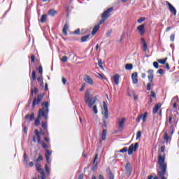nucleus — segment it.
<instances>
[{"mask_svg": "<svg viewBox=\"0 0 179 179\" xmlns=\"http://www.w3.org/2000/svg\"><path fill=\"white\" fill-rule=\"evenodd\" d=\"M131 80L134 85H138V73L134 72L131 74Z\"/></svg>", "mask_w": 179, "mask_h": 179, "instance_id": "obj_11", "label": "nucleus"}, {"mask_svg": "<svg viewBox=\"0 0 179 179\" xmlns=\"http://www.w3.org/2000/svg\"><path fill=\"white\" fill-rule=\"evenodd\" d=\"M172 120H173L174 121H177V117H173V115H171L169 117V122H170V124H171Z\"/></svg>", "mask_w": 179, "mask_h": 179, "instance_id": "obj_34", "label": "nucleus"}, {"mask_svg": "<svg viewBox=\"0 0 179 179\" xmlns=\"http://www.w3.org/2000/svg\"><path fill=\"white\" fill-rule=\"evenodd\" d=\"M48 15L49 16H55V15H57V10H50L48 13Z\"/></svg>", "mask_w": 179, "mask_h": 179, "instance_id": "obj_25", "label": "nucleus"}, {"mask_svg": "<svg viewBox=\"0 0 179 179\" xmlns=\"http://www.w3.org/2000/svg\"><path fill=\"white\" fill-rule=\"evenodd\" d=\"M41 101V99H40V96H38V101L37 99H34L32 103V107H36L38 103Z\"/></svg>", "mask_w": 179, "mask_h": 179, "instance_id": "obj_18", "label": "nucleus"}, {"mask_svg": "<svg viewBox=\"0 0 179 179\" xmlns=\"http://www.w3.org/2000/svg\"><path fill=\"white\" fill-rule=\"evenodd\" d=\"M47 20V15H43L41 18V22L44 23Z\"/></svg>", "mask_w": 179, "mask_h": 179, "instance_id": "obj_29", "label": "nucleus"}, {"mask_svg": "<svg viewBox=\"0 0 179 179\" xmlns=\"http://www.w3.org/2000/svg\"><path fill=\"white\" fill-rule=\"evenodd\" d=\"M24 162H26V163H27V162H29V158L27 157V155H26V154L24 155Z\"/></svg>", "mask_w": 179, "mask_h": 179, "instance_id": "obj_45", "label": "nucleus"}, {"mask_svg": "<svg viewBox=\"0 0 179 179\" xmlns=\"http://www.w3.org/2000/svg\"><path fill=\"white\" fill-rule=\"evenodd\" d=\"M68 29H69V25H68V24H65L62 29V33L64 36H68V32H66Z\"/></svg>", "mask_w": 179, "mask_h": 179, "instance_id": "obj_16", "label": "nucleus"}, {"mask_svg": "<svg viewBox=\"0 0 179 179\" xmlns=\"http://www.w3.org/2000/svg\"><path fill=\"white\" fill-rule=\"evenodd\" d=\"M42 127L43 128V129H47V123L43 122Z\"/></svg>", "mask_w": 179, "mask_h": 179, "instance_id": "obj_51", "label": "nucleus"}, {"mask_svg": "<svg viewBox=\"0 0 179 179\" xmlns=\"http://www.w3.org/2000/svg\"><path fill=\"white\" fill-rule=\"evenodd\" d=\"M142 44H143V48L144 51H146L148 50V45L146 44V41L144 38L141 39Z\"/></svg>", "mask_w": 179, "mask_h": 179, "instance_id": "obj_23", "label": "nucleus"}, {"mask_svg": "<svg viewBox=\"0 0 179 179\" xmlns=\"http://www.w3.org/2000/svg\"><path fill=\"white\" fill-rule=\"evenodd\" d=\"M166 62H167V57H166L164 59H157V62H159V64H162V65H164Z\"/></svg>", "mask_w": 179, "mask_h": 179, "instance_id": "obj_24", "label": "nucleus"}, {"mask_svg": "<svg viewBox=\"0 0 179 179\" xmlns=\"http://www.w3.org/2000/svg\"><path fill=\"white\" fill-rule=\"evenodd\" d=\"M68 61V57L66 56H63L62 58L61 59L62 62H66Z\"/></svg>", "mask_w": 179, "mask_h": 179, "instance_id": "obj_35", "label": "nucleus"}, {"mask_svg": "<svg viewBox=\"0 0 179 179\" xmlns=\"http://www.w3.org/2000/svg\"><path fill=\"white\" fill-rule=\"evenodd\" d=\"M62 81L63 85H66V79H65L64 77L62 78Z\"/></svg>", "mask_w": 179, "mask_h": 179, "instance_id": "obj_53", "label": "nucleus"}, {"mask_svg": "<svg viewBox=\"0 0 179 179\" xmlns=\"http://www.w3.org/2000/svg\"><path fill=\"white\" fill-rule=\"evenodd\" d=\"M142 22H145V17H141V18H139L138 20V23H142Z\"/></svg>", "mask_w": 179, "mask_h": 179, "instance_id": "obj_39", "label": "nucleus"}, {"mask_svg": "<svg viewBox=\"0 0 179 179\" xmlns=\"http://www.w3.org/2000/svg\"><path fill=\"white\" fill-rule=\"evenodd\" d=\"M132 68H134V66L131 64H127L125 65V69L127 71H131V69H132Z\"/></svg>", "mask_w": 179, "mask_h": 179, "instance_id": "obj_26", "label": "nucleus"}, {"mask_svg": "<svg viewBox=\"0 0 179 179\" xmlns=\"http://www.w3.org/2000/svg\"><path fill=\"white\" fill-rule=\"evenodd\" d=\"M43 160V157L40 155L37 159L34 160V162H41Z\"/></svg>", "mask_w": 179, "mask_h": 179, "instance_id": "obj_44", "label": "nucleus"}, {"mask_svg": "<svg viewBox=\"0 0 179 179\" xmlns=\"http://www.w3.org/2000/svg\"><path fill=\"white\" fill-rule=\"evenodd\" d=\"M32 79L33 80H36V71H32Z\"/></svg>", "mask_w": 179, "mask_h": 179, "instance_id": "obj_48", "label": "nucleus"}, {"mask_svg": "<svg viewBox=\"0 0 179 179\" xmlns=\"http://www.w3.org/2000/svg\"><path fill=\"white\" fill-rule=\"evenodd\" d=\"M108 179H114V175L111 173H108Z\"/></svg>", "mask_w": 179, "mask_h": 179, "instance_id": "obj_42", "label": "nucleus"}, {"mask_svg": "<svg viewBox=\"0 0 179 179\" xmlns=\"http://www.w3.org/2000/svg\"><path fill=\"white\" fill-rule=\"evenodd\" d=\"M179 99L178 96H175L173 99H172V103H177V101H178Z\"/></svg>", "mask_w": 179, "mask_h": 179, "instance_id": "obj_41", "label": "nucleus"}, {"mask_svg": "<svg viewBox=\"0 0 179 179\" xmlns=\"http://www.w3.org/2000/svg\"><path fill=\"white\" fill-rule=\"evenodd\" d=\"M80 29H76L75 31H74V34H79V33H80Z\"/></svg>", "mask_w": 179, "mask_h": 179, "instance_id": "obj_61", "label": "nucleus"}, {"mask_svg": "<svg viewBox=\"0 0 179 179\" xmlns=\"http://www.w3.org/2000/svg\"><path fill=\"white\" fill-rule=\"evenodd\" d=\"M111 33H113V31L111 30L108 31L106 34V37H110V36H111Z\"/></svg>", "mask_w": 179, "mask_h": 179, "instance_id": "obj_43", "label": "nucleus"}, {"mask_svg": "<svg viewBox=\"0 0 179 179\" xmlns=\"http://www.w3.org/2000/svg\"><path fill=\"white\" fill-rule=\"evenodd\" d=\"M89 37H90V35H86L85 36H83L81 38V42L85 43V41H87V40H89Z\"/></svg>", "mask_w": 179, "mask_h": 179, "instance_id": "obj_27", "label": "nucleus"}, {"mask_svg": "<svg viewBox=\"0 0 179 179\" xmlns=\"http://www.w3.org/2000/svg\"><path fill=\"white\" fill-rule=\"evenodd\" d=\"M137 30L138 31V33L140 36H144L145 33H146V30L145 29V25L141 24L137 27Z\"/></svg>", "mask_w": 179, "mask_h": 179, "instance_id": "obj_10", "label": "nucleus"}, {"mask_svg": "<svg viewBox=\"0 0 179 179\" xmlns=\"http://www.w3.org/2000/svg\"><path fill=\"white\" fill-rule=\"evenodd\" d=\"M158 164L161 171H158V176L161 179H167L166 176V170H167V164L166 163V155L160 154L158 157Z\"/></svg>", "mask_w": 179, "mask_h": 179, "instance_id": "obj_2", "label": "nucleus"}, {"mask_svg": "<svg viewBox=\"0 0 179 179\" xmlns=\"http://www.w3.org/2000/svg\"><path fill=\"white\" fill-rule=\"evenodd\" d=\"M85 87H86V84L85 83H84L82 85L81 88L80 89V92H83V90H85Z\"/></svg>", "mask_w": 179, "mask_h": 179, "instance_id": "obj_46", "label": "nucleus"}, {"mask_svg": "<svg viewBox=\"0 0 179 179\" xmlns=\"http://www.w3.org/2000/svg\"><path fill=\"white\" fill-rule=\"evenodd\" d=\"M164 65L167 71H170V66L169 65V63H165Z\"/></svg>", "mask_w": 179, "mask_h": 179, "instance_id": "obj_50", "label": "nucleus"}, {"mask_svg": "<svg viewBox=\"0 0 179 179\" xmlns=\"http://www.w3.org/2000/svg\"><path fill=\"white\" fill-rule=\"evenodd\" d=\"M38 71H39V73H41V74L43 73V67L39 66Z\"/></svg>", "mask_w": 179, "mask_h": 179, "instance_id": "obj_58", "label": "nucleus"}, {"mask_svg": "<svg viewBox=\"0 0 179 179\" xmlns=\"http://www.w3.org/2000/svg\"><path fill=\"white\" fill-rule=\"evenodd\" d=\"M136 149H138V143H136L135 144H131L127 150L128 155L131 156V155H132L134 152H136Z\"/></svg>", "mask_w": 179, "mask_h": 179, "instance_id": "obj_5", "label": "nucleus"}, {"mask_svg": "<svg viewBox=\"0 0 179 179\" xmlns=\"http://www.w3.org/2000/svg\"><path fill=\"white\" fill-rule=\"evenodd\" d=\"M125 170L127 174H131V164L127 163L125 166Z\"/></svg>", "mask_w": 179, "mask_h": 179, "instance_id": "obj_19", "label": "nucleus"}, {"mask_svg": "<svg viewBox=\"0 0 179 179\" xmlns=\"http://www.w3.org/2000/svg\"><path fill=\"white\" fill-rule=\"evenodd\" d=\"M148 78L149 82L153 83V78L155 77V76L153 75V70H149L148 71Z\"/></svg>", "mask_w": 179, "mask_h": 179, "instance_id": "obj_14", "label": "nucleus"}, {"mask_svg": "<svg viewBox=\"0 0 179 179\" xmlns=\"http://www.w3.org/2000/svg\"><path fill=\"white\" fill-rule=\"evenodd\" d=\"M127 150H128V148L127 147H124L122 150H120L119 152L120 153H125Z\"/></svg>", "mask_w": 179, "mask_h": 179, "instance_id": "obj_33", "label": "nucleus"}, {"mask_svg": "<svg viewBox=\"0 0 179 179\" xmlns=\"http://www.w3.org/2000/svg\"><path fill=\"white\" fill-rule=\"evenodd\" d=\"M29 120L30 121H33L34 120V115H31V116H29Z\"/></svg>", "mask_w": 179, "mask_h": 179, "instance_id": "obj_60", "label": "nucleus"}, {"mask_svg": "<svg viewBox=\"0 0 179 179\" xmlns=\"http://www.w3.org/2000/svg\"><path fill=\"white\" fill-rule=\"evenodd\" d=\"M143 122H145L148 118V113L145 112L144 114L140 115Z\"/></svg>", "mask_w": 179, "mask_h": 179, "instance_id": "obj_21", "label": "nucleus"}, {"mask_svg": "<svg viewBox=\"0 0 179 179\" xmlns=\"http://www.w3.org/2000/svg\"><path fill=\"white\" fill-rule=\"evenodd\" d=\"M151 97H156V93H155V91H151Z\"/></svg>", "mask_w": 179, "mask_h": 179, "instance_id": "obj_54", "label": "nucleus"}, {"mask_svg": "<svg viewBox=\"0 0 179 179\" xmlns=\"http://www.w3.org/2000/svg\"><path fill=\"white\" fill-rule=\"evenodd\" d=\"M42 148H43V149H47V148H48L47 144H45V143L43 142L42 143Z\"/></svg>", "mask_w": 179, "mask_h": 179, "instance_id": "obj_55", "label": "nucleus"}, {"mask_svg": "<svg viewBox=\"0 0 179 179\" xmlns=\"http://www.w3.org/2000/svg\"><path fill=\"white\" fill-rule=\"evenodd\" d=\"M97 159H98V155L97 154L95 155L94 159V166L92 168V170H96L97 169Z\"/></svg>", "mask_w": 179, "mask_h": 179, "instance_id": "obj_20", "label": "nucleus"}, {"mask_svg": "<svg viewBox=\"0 0 179 179\" xmlns=\"http://www.w3.org/2000/svg\"><path fill=\"white\" fill-rule=\"evenodd\" d=\"M160 107H162V103H157V105H155L152 110L153 114H156L157 111H159V108H160Z\"/></svg>", "mask_w": 179, "mask_h": 179, "instance_id": "obj_17", "label": "nucleus"}, {"mask_svg": "<svg viewBox=\"0 0 179 179\" xmlns=\"http://www.w3.org/2000/svg\"><path fill=\"white\" fill-rule=\"evenodd\" d=\"M111 12H113V8H108L107 10L104 11L101 15V19H108L110 17V13H111Z\"/></svg>", "mask_w": 179, "mask_h": 179, "instance_id": "obj_7", "label": "nucleus"}, {"mask_svg": "<svg viewBox=\"0 0 179 179\" xmlns=\"http://www.w3.org/2000/svg\"><path fill=\"white\" fill-rule=\"evenodd\" d=\"M45 170L47 174H50V168H48V166L45 165Z\"/></svg>", "mask_w": 179, "mask_h": 179, "instance_id": "obj_38", "label": "nucleus"}, {"mask_svg": "<svg viewBox=\"0 0 179 179\" xmlns=\"http://www.w3.org/2000/svg\"><path fill=\"white\" fill-rule=\"evenodd\" d=\"M38 82H39V83H43V78L41 77H39L38 78Z\"/></svg>", "mask_w": 179, "mask_h": 179, "instance_id": "obj_62", "label": "nucleus"}, {"mask_svg": "<svg viewBox=\"0 0 179 179\" xmlns=\"http://www.w3.org/2000/svg\"><path fill=\"white\" fill-rule=\"evenodd\" d=\"M113 80L115 85H120V75L115 74L113 76Z\"/></svg>", "mask_w": 179, "mask_h": 179, "instance_id": "obj_15", "label": "nucleus"}, {"mask_svg": "<svg viewBox=\"0 0 179 179\" xmlns=\"http://www.w3.org/2000/svg\"><path fill=\"white\" fill-rule=\"evenodd\" d=\"M36 170H38V169H41V165L40 164H36Z\"/></svg>", "mask_w": 179, "mask_h": 179, "instance_id": "obj_56", "label": "nucleus"}, {"mask_svg": "<svg viewBox=\"0 0 179 179\" xmlns=\"http://www.w3.org/2000/svg\"><path fill=\"white\" fill-rule=\"evenodd\" d=\"M103 118L104 120L108 119V109L107 108V104H106V102H103Z\"/></svg>", "mask_w": 179, "mask_h": 179, "instance_id": "obj_9", "label": "nucleus"}, {"mask_svg": "<svg viewBox=\"0 0 179 179\" xmlns=\"http://www.w3.org/2000/svg\"><path fill=\"white\" fill-rule=\"evenodd\" d=\"M166 3L169 6L170 12L173 13L174 16H176V15H177V10H176V8H174V6H173V5H171V3H170L169 1H166Z\"/></svg>", "mask_w": 179, "mask_h": 179, "instance_id": "obj_12", "label": "nucleus"}, {"mask_svg": "<svg viewBox=\"0 0 179 179\" xmlns=\"http://www.w3.org/2000/svg\"><path fill=\"white\" fill-rule=\"evenodd\" d=\"M84 80L86 83L90 85L91 86H93L94 85V81H93V79L87 75L84 76Z\"/></svg>", "mask_w": 179, "mask_h": 179, "instance_id": "obj_8", "label": "nucleus"}, {"mask_svg": "<svg viewBox=\"0 0 179 179\" xmlns=\"http://www.w3.org/2000/svg\"><path fill=\"white\" fill-rule=\"evenodd\" d=\"M99 29H100V25H96L92 32V36H94L96 33L99 31Z\"/></svg>", "mask_w": 179, "mask_h": 179, "instance_id": "obj_22", "label": "nucleus"}, {"mask_svg": "<svg viewBox=\"0 0 179 179\" xmlns=\"http://www.w3.org/2000/svg\"><path fill=\"white\" fill-rule=\"evenodd\" d=\"M34 136L33 137V142H37L39 144H41V135H44V132L43 130L41 129V132L38 131L37 129L34 130Z\"/></svg>", "mask_w": 179, "mask_h": 179, "instance_id": "obj_4", "label": "nucleus"}, {"mask_svg": "<svg viewBox=\"0 0 179 179\" xmlns=\"http://www.w3.org/2000/svg\"><path fill=\"white\" fill-rule=\"evenodd\" d=\"M106 19L102 18V20H101V22H99V24L100 26V24H103V23H104V22H106Z\"/></svg>", "mask_w": 179, "mask_h": 179, "instance_id": "obj_52", "label": "nucleus"}, {"mask_svg": "<svg viewBox=\"0 0 179 179\" xmlns=\"http://www.w3.org/2000/svg\"><path fill=\"white\" fill-rule=\"evenodd\" d=\"M43 108L39 110L38 117L35 120V124L36 125H40V120L41 117H43L45 120H48V116L47 114H48V106L50 104L48 102H46L45 103H42Z\"/></svg>", "mask_w": 179, "mask_h": 179, "instance_id": "obj_3", "label": "nucleus"}, {"mask_svg": "<svg viewBox=\"0 0 179 179\" xmlns=\"http://www.w3.org/2000/svg\"><path fill=\"white\" fill-rule=\"evenodd\" d=\"M152 83H151V82H150V83H148V84H147V90H150V87H152Z\"/></svg>", "mask_w": 179, "mask_h": 179, "instance_id": "obj_37", "label": "nucleus"}, {"mask_svg": "<svg viewBox=\"0 0 179 179\" xmlns=\"http://www.w3.org/2000/svg\"><path fill=\"white\" fill-rule=\"evenodd\" d=\"M141 77L143 78V79H145V78H146V73H141Z\"/></svg>", "mask_w": 179, "mask_h": 179, "instance_id": "obj_63", "label": "nucleus"}, {"mask_svg": "<svg viewBox=\"0 0 179 179\" xmlns=\"http://www.w3.org/2000/svg\"><path fill=\"white\" fill-rule=\"evenodd\" d=\"M98 65L101 68V69H104V68L103 67V62H101V59H99L98 61Z\"/></svg>", "mask_w": 179, "mask_h": 179, "instance_id": "obj_32", "label": "nucleus"}, {"mask_svg": "<svg viewBox=\"0 0 179 179\" xmlns=\"http://www.w3.org/2000/svg\"><path fill=\"white\" fill-rule=\"evenodd\" d=\"M157 73H159V75H163V73H164V71H163V69H159L157 71Z\"/></svg>", "mask_w": 179, "mask_h": 179, "instance_id": "obj_49", "label": "nucleus"}, {"mask_svg": "<svg viewBox=\"0 0 179 179\" xmlns=\"http://www.w3.org/2000/svg\"><path fill=\"white\" fill-rule=\"evenodd\" d=\"M37 171L41 174V176H44V174H45V173H44V169H38V170H37Z\"/></svg>", "mask_w": 179, "mask_h": 179, "instance_id": "obj_31", "label": "nucleus"}, {"mask_svg": "<svg viewBox=\"0 0 179 179\" xmlns=\"http://www.w3.org/2000/svg\"><path fill=\"white\" fill-rule=\"evenodd\" d=\"M141 134L142 133L140 131H138L136 134V139H139Z\"/></svg>", "mask_w": 179, "mask_h": 179, "instance_id": "obj_47", "label": "nucleus"}, {"mask_svg": "<svg viewBox=\"0 0 179 179\" xmlns=\"http://www.w3.org/2000/svg\"><path fill=\"white\" fill-rule=\"evenodd\" d=\"M164 139L166 141V143L167 142H169V139H170V137L169 136L167 132H165Z\"/></svg>", "mask_w": 179, "mask_h": 179, "instance_id": "obj_30", "label": "nucleus"}, {"mask_svg": "<svg viewBox=\"0 0 179 179\" xmlns=\"http://www.w3.org/2000/svg\"><path fill=\"white\" fill-rule=\"evenodd\" d=\"M153 66L155 68V69H159V63H157V62H154Z\"/></svg>", "mask_w": 179, "mask_h": 179, "instance_id": "obj_36", "label": "nucleus"}, {"mask_svg": "<svg viewBox=\"0 0 179 179\" xmlns=\"http://www.w3.org/2000/svg\"><path fill=\"white\" fill-rule=\"evenodd\" d=\"M34 59H35V57H34V55H32L31 56V62H34Z\"/></svg>", "mask_w": 179, "mask_h": 179, "instance_id": "obj_59", "label": "nucleus"}, {"mask_svg": "<svg viewBox=\"0 0 179 179\" xmlns=\"http://www.w3.org/2000/svg\"><path fill=\"white\" fill-rule=\"evenodd\" d=\"M165 150H166V147H164V145L161 147V152H162V153H164Z\"/></svg>", "mask_w": 179, "mask_h": 179, "instance_id": "obj_57", "label": "nucleus"}, {"mask_svg": "<svg viewBox=\"0 0 179 179\" xmlns=\"http://www.w3.org/2000/svg\"><path fill=\"white\" fill-rule=\"evenodd\" d=\"M84 101L91 110L93 111L94 114H98L99 110L97 109V105L96 102L97 101V96H92L90 95V90H87L84 96Z\"/></svg>", "mask_w": 179, "mask_h": 179, "instance_id": "obj_1", "label": "nucleus"}, {"mask_svg": "<svg viewBox=\"0 0 179 179\" xmlns=\"http://www.w3.org/2000/svg\"><path fill=\"white\" fill-rule=\"evenodd\" d=\"M106 136H107V130H103L102 134V140L106 141Z\"/></svg>", "mask_w": 179, "mask_h": 179, "instance_id": "obj_28", "label": "nucleus"}, {"mask_svg": "<svg viewBox=\"0 0 179 179\" xmlns=\"http://www.w3.org/2000/svg\"><path fill=\"white\" fill-rule=\"evenodd\" d=\"M52 152L48 150H46V152L45 153V156L46 157V162L47 163H51V160L50 159V157H51V155H52Z\"/></svg>", "mask_w": 179, "mask_h": 179, "instance_id": "obj_13", "label": "nucleus"}, {"mask_svg": "<svg viewBox=\"0 0 179 179\" xmlns=\"http://www.w3.org/2000/svg\"><path fill=\"white\" fill-rule=\"evenodd\" d=\"M78 179H83V174H80L78 177Z\"/></svg>", "mask_w": 179, "mask_h": 179, "instance_id": "obj_64", "label": "nucleus"}, {"mask_svg": "<svg viewBox=\"0 0 179 179\" xmlns=\"http://www.w3.org/2000/svg\"><path fill=\"white\" fill-rule=\"evenodd\" d=\"M174 38H176V34H172L170 36L171 41H174Z\"/></svg>", "mask_w": 179, "mask_h": 179, "instance_id": "obj_40", "label": "nucleus"}, {"mask_svg": "<svg viewBox=\"0 0 179 179\" xmlns=\"http://www.w3.org/2000/svg\"><path fill=\"white\" fill-rule=\"evenodd\" d=\"M126 121H127V119L125 117L117 118V127L120 128V129H122V128H124V125Z\"/></svg>", "mask_w": 179, "mask_h": 179, "instance_id": "obj_6", "label": "nucleus"}]
</instances>
